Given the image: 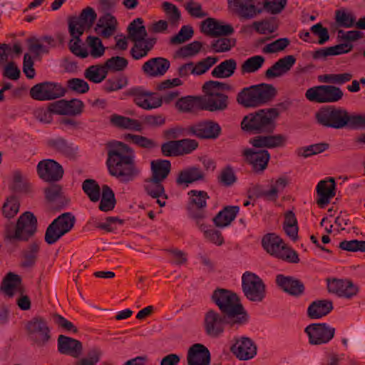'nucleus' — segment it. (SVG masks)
<instances>
[{"mask_svg": "<svg viewBox=\"0 0 365 365\" xmlns=\"http://www.w3.org/2000/svg\"><path fill=\"white\" fill-rule=\"evenodd\" d=\"M287 141V137L283 134L257 135L249 140L253 148L245 149L242 155L254 173L262 174L270 159V154L266 149L284 147Z\"/></svg>", "mask_w": 365, "mask_h": 365, "instance_id": "1", "label": "nucleus"}, {"mask_svg": "<svg viewBox=\"0 0 365 365\" xmlns=\"http://www.w3.org/2000/svg\"><path fill=\"white\" fill-rule=\"evenodd\" d=\"M106 165L110 175L120 182L133 180L135 176L133 149L122 142L111 143L108 150Z\"/></svg>", "mask_w": 365, "mask_h": 365, "instance_id": "2", "label": "nucleus"}, {"mask_svg": "<svg viewBox=\"0 0 365 365\" xmlns=\"http://www.w3.org/2000/svg\"><path fill=\"white\" fill-rule=\"evenodd\" d=\"M315 119L319 125L327 128L358 130L365 128V115L350 113L346 109L334 106L321 108L315 113Z\"/></svg>", "mask_w": 365, "mask_h": 365, "instance_id": "3", "label": "nucleus"}, {"mask_svg": "<svg viewBox=\"0 0 365 365\" xmlns=\"http://www.w3.org/2000/svg\"><path fill=\"white\" fill-rule=\"evenodd\" d=\"M212 300L222 314L235 320L232 324H237V327L248 322L249 315L235 293L225 289H217L212 293Z\"/></svg>", "mask_w": 365, "mask_h": 365, "instance_id": "4", "label": "nucleus"}, {"mask_svg": "<svg viewBox=\"0 0 365 365\" xmlns=\"http://www.w3.org/2000/svg\"><path fill=\"white\" fill-rule=\"evenodd\" d=\"M202 88L205 96L200 97V110L217 112L227 108L228 96L223 92L233 91L232 86L217 81H209L203 84Z\"/></svg>", "mask_w": 365, "mask_h": 365, "instance_id": "5", "label": "nucleus"}, {"mask_svg": "<svg viewBox=\"0 0 365 365\" xmlns=\"http://www.w3.org/2000/svg\"><path fill=\"white\" fill-rule=\"evenodd\" d=\"M277 94L276 88L268 83H259L242 88L236 101L243 108H256L272 101Z\"/></svg>", "mask_w": 365, "mask_h": 365, "instance_id": "6", "label": "nucleus"}, {"mask_svg": "<svg viewBox=\"0 0 365 365\" xmlns=\"http://www.w3.org/2000/svg\"><path fill=\"white\" fill-rule=\"evenodd\" d=\"M279 116L277 108L261 109L244 117L241 122L242 130L252 133L270 135L276 128V119Z\"/></svg>", "mask_w": 365, "mask_h": 365, "instance_id": "7", "label": "nucleus"}, {"mask_svg": "<svg viewBox=\"0 0 365 365\" xmlns=\"http://www.w3.org/2000/svg\"><path fill=\"white\" fill-rule=\"evenodd\" d=\"M262 245L267 252L278 259L289 263L299 262L297 252L287 247L283 240L274 233L265 235L262 240Z\"/></svg>", "mask_w": 365, "mask_h": 365, "instance_id": "8", "label": "nucleus"}, {"mask_svg": "<svg viewBox=\"0 0 365 365\" xmlns=\"http://www.w3.org/2000/svg\"><path fill=\"white\" fill-rule=\"evenodd\" d=\"M26 329L31 342L38 347L45 346L51 339L48 322L41 316H34L28 321Z\"/></svg>", "mask_w": 365, "mask_h": 365, "instance_id": "9", "label": "nucleus"}, {"mask_svg": "<svg viewBox=\"0 0 365 365\" xmlns=\"http://www.w3.org/2000/svg\"><path fill=\"white\" fill-rule=\"evenodd\" d=\"M76 217L71 212H64L54 219L47 227L44 235L45 242L51 245L58 242L74 227Z\"/></svg>", "mask_w": 365, "mask_h": 365, "instance_id": "10", "label": "nucleus"}, {"mask_svg": "<svg viewBox=\"0 0 365 365\" xmlns=\"http://www.w3.org/2000/svg\"><path fill=\"white\" fill-rule=\"evenodd\" d=\"M234 321L222 312L218 313L214 309H209L204 317L205 332L212 338H217L224 333L226 324H229L231 327H237V324H232Z\"/></svg>", "mask_w": 365, "mask_h": 365, "instance_id": "11", "label": "nucleus"}, {"mask_svg": "<svg viewBox=\"0 0 365 365\" xmlns=\"http://www.w3.org/2000/svg\"><path fill=\"white\" fill-rule=\"evenodd\" d=\"M242 289L245 296L251 302H260L265 297V284L257 274L246 272L242 277Z\"/></svg>", "mask_w": 365, "mask_h": 365, "instance_id": "12", "label": "nucleus"}, {"mask_svg": "<svg viewBox=\"0 0 365 365\" xmlns=\"http://www.w3.org/2000/svg\"><path fill=\"white\" fill-rule=\"evenodd\" d=\"M66 89L61 83L53 81H43L31 88L29 95L31 98L46 101L61 98L65 95Z\"/></svg>", "mask_w": 365, "mask_h": 365, "instance_id": "13", "label": "nucleus"}, {"mask_svg": "<svg viewBox=\"0 0 365 365\" xmlns=\"http://www.w3.org/2000/svg\"><path fill=\"white\" fill-rule=\"evenodd\" d=\"M343 95L342 91L339 87L330 85L310 88L305 93L308 100L319 103L337 102L342 98Z\"/></svg>", "mask_w": 365, "mask_h": 365, "instance_id": "14", "label": "nucleus"}, {"mask_svg": "<svg viewBox=\"0 0 365 365\" xmlns=\"http://www.w3.org/2000/svg\"><path fill=\"white\" fill-rule=\"evenodd\" d=\"M189 201L187 211L190 217L195 220L197 225L205 217L207 200L210 198L207 192L192 190L188 192Z\"/></svg>", "mask_w": 365, "mask_h": 365, "instance_id": "15", "label": "nucleus"}, {"mask_svg": "<svg viewBox=\"0 0 365 365\" xmlns=\"http://www.w3.org/2000/svg\"><path fill=\"white\" fill-rule=\"evenodd\" d=\"M228 7L235 15L242 20H250L262 12L255 5V0H227Z\"/></svg>", "mask_w": 365, "mask_h": 365, "instance_id": "16", "label": "nucleus"}, {"mask_svg": "<svg viewBox=\"0 0 365 365\" xmlns=\"http://www.w3.org/2000/svg\"><path fill=\"white\" fill-rule=\"evenodd\" d=\"M97 14L95 10L87 6L82 10L79 16H71L68 18L69 33H74V30L84 33L86 29H89L93 25Z\"/></svg>", "mask_w": 365, "mask_h": 365, "instance_id": "17", "label": "nucleus"}, {"mask_svg": "<svg viewBox=\"0 0 365 365\" xmlns=\"http://www.w3.org/2000/svg\"><path fill=\"white\" fill-rule=\"evenodd\" d=\"M309 336V342L313 345H319L329 342L334 336L335 329L327 324H312L305 328Z\"/></svg>", "mask_w": 365, "mask_h": 365, "instance_id": "18", "label": "nucleus"}, {"mask_svg": "<svg viewBox=\"0 0 365 365\" xmlns=\"http://www.w3.org/2000/svg\"><path fill=\"white\" fill-rule=\"evenodd\" d=\"M187 130L189 133L201 139H216L222 131L220 125L211 120L198 122L189 126Z\"/></svg>", "mask_w": 365, "mask_h": 365, "instance_id": "19", "label": "nucleus"}, {"mask_svg": "<svg viewBox=\"0 0 365 365\" xmlns=\"http://www.w3.org/2000/svg\"><path fill=\"white\" fill-rule=\"evenodd\" d=\"M235 343L231 346V352L240 360L247 361L257 354V345L249 337L241 336L234 339Z\"/></svg>", "mask_w": 365, "mask_h": 365, "instance_id": "20", "label": "nucleus"}, {"mask_svg": "<svg viewBox=\"0 0 365 365\" xmlns=\"http://www.w3.org/2000/svg\"><path fill=\"white\" fill-rule=\"evenodd\" d=\"M19 241L27 242L37 231V218L31 212H25L16 223Z\"/></svg>", "mask_w": 365, "mask_h": 365, "instance_id": "21", "label": "nucleus"}, {"mask_svg": "<svg viewBox=\"0 0 365 365\" xmlns=\"http://www.w3.org/2000/svg\"><path fill=\"white\" fill-rule=\"evenodd\" d=\"M37 173L40 178L46 182H56L63 175L62 166L54 160H43L37 165Z\"/></svg>", "mask_w": 365, "mask_h": 365, "instance_id": "22", "label": "nucleus"}, {"mask_svg": "<svg viewBox=\"0 0 365 365\" xmlns=\"http://www.w3.org/2000/svg\"><path fill=\"white\" fill-rule=\"evenodd\" d=\"M327 288L330 293L347 299L356 296L359 292V287L351 281L347 279H328Z\"/></svg>", "mask_w": 365, "mask_h": 365, "instance_id": "23", "label": "nucleus"}, {"mask_svg": "<svg viewBox=\"0 0 365 365\" xmlns=\"http://www.w3.org/2000/svg\"><path fill=\"white\" fill-rule=\"evenodd\" d=\"M201 31L210 36H227L234 33L230 24H223L213 18H207L201 24Z\"/></svg>", "mask_w": 365, "mask_h": 365, "instance_id": "24", "label": "nucleus"}, {"mask_svg": "<svg viewBox=\"0 0 365 365\" xmlns=\"http://www.w3.org/2000/svg\"><path fill=\"white\" fill-rule=\"evenodd\" d=\"M58 351L64 355L78 359L82 355L83 344L76 339L61 334L57 339Z\"/></svg>", "mask_w": 365, "mask_h": 365, "instance_id": "25", "label": "nucleus"}, {"mask_svg": "<svg viewBox=\"0 0 365 365\" xmlns=\"http://www.w3.org/2000/svg\"><path fill=\"white\" fill-rule=\"evenodd\" d=\"M296 63V58L293 55L285 56L276 61L264 73L267 79L281 77L287 73Z\"/></svg>", "mask_w": 365, "mask_h": 365, "instance_id": "26", "label": "nucleus"}, {"mask_svg": "<svg viewBox=\"0 0 365 365\" xmlns=\"http://www.w3.org/2000/svg\"><path fill=\"white\" fill-rule=\"evenodd\" d=\"M187 362L188 365H210V351L203 344H195L188 349Z\"/></svg>", "mask_w": 365, "mask_h": 365, "instance_id": "27", "label": "nucleus"}, {"mask_svg": "<svg viewBox=\"0 0 365 365\" xmlns=\"http://www.w3.org/2000/svg\"><path fill=\"white\" fill-rule=\"evenodd\" d=\"M205 180V173L197 166H189L179 171L176 178V184L179 186L185 185L187 187L198 181Z\"/></svg>", "mask_w": 365, "mask_h": 365, "instance_id": "28", "label": "nucleus"}, {"mask_svg": "<svg viewBox=\"0 0 365 365\" xmlns=\"http://www.w3.org/2000/svg\"><path fill=\"white\" fill-rule=\"evenodd\" d=\"M335 187L336 184L333 178L321 180L318 182L317 185V194L318 196L317 204L320 207H324L325 205L329 203L330 200L335 196Z\"/></svg>", "mask_w": 365, "mask_h": 365, "instance_id": "29", "label": "nucleus"}, {"mask_svg": "<svg viewBox=\"0 0 365 365\" xmlns=\"http://www.w3.org/2000/svg\"><path fill=\"white\" fill-rule=\"evenodd\" d=\"M41 250V242L38 240L30 242L21 252L20 267L24 269L33 268L38 259Z\"/></svg>", "mask_w": 365, "mask_h": 365, "instance_id": "30", "label": "nucleus"}, {"mask_svg": "<svg viewBox=\"0 0 365 365\" xmlns=\"http://www.w3.org/2000/svg\"><path fill=\"white\" fill-rule=\"evenodd\" d=\"M276 283L284 292L294 297H299L304 292L303 282L292 277L278 274L276 277Z\"/></svg>", "mask_w": 365, "mask_h": 365, "instance_id": "31", "label": "nucleus"}, {"mask_svg": "<svg viewBox=\"0 0 365 365\" xmlns=\"http://www.w3.org/2000/svg\"><path fill=\"white\" fill-rule=\"evenodd\" d=\"M170 66V61L167 58L157 57L145 62L142 69L146 75L151 77H158L163 76L169 69Z\"/></svg>", "mask_w": 365, "mask_h": 365, "instance_id": "32", "label": "nucleus"}, {"mask_svg": "<svg viewBox=\"0 0 365 365\" xmlns=\"http://www.w3.org/2000/svg\"><path fill=\"white\" fill-rule=\"evenodd\" d=\"M117 21L110 14L101 16L95 27V31L103 38L111 36L116 29Z\"/></svg>", "mask_w": 365, "mask_h": 365, "instance_id": "33", "label": "nucleus"}, {"mask_svg": "<svg viewBox=\"0 0 365 365\" xmlns=\"http://www.w3.org/2000/svg\"><path fill=\"white\" fill-rule=\"evenodd\" d=\"M151 178L163 182L171 171V163L168 160L158 159L150 163Z\"/></svg>", "mask_w": 365, "mask_h": 365, "instance_id": "34", "label": "nucleus"}, {"mask_svg": "<svg viewBox=\"0 0 365 365\" xmlns=\"http://www.w3.org/2000/svg\"><path fill=\"white\" fill-rule=\"evenodd\" d=\"M332 309L331 301L328 299L317 300L309 306L307 314L311 319H319L327 315Z\"/></svg>", "mask_w": 365, "mask_h": 365, "instance_id": "35", "label": "nucleus"}, {"mask_svg": "<svg viewBox=\"0 0 365 365\" xmlns=\"http://www.w3.org/2000/svg\"><path fill=\"white\" fill-rule=\"evenodd\" d=\"M46 144L51 149L68 157H72L76 153V149L73 145L62 137L48 139Z\"/></svg>", "mask_w": 365, "mask_h": 365, "instance_id": "36", "label": "nucleus"}, {"mask_svg": "<svg viewBox=\"0 0 365 365\" xmlns=\"http://www.w3.org/2000/svg\"><path fill=\"white\" fill-rule=\"evenodd\" d=\"M239 210L238 206H226L213 218L215 226L225 227L229 225L235 220Z\"/></svg>", "mask_w": 365, "mask_h": 365, "instance_id": "37", "label": "nucleus"}, {"mask_svg": "<svg viewBox=\"0 0 365 365\" xmlns=\"http://www.w3.org/2000/svg\"><path fill=\"white\" fill-rule=\"evenodd\" d=\"M237 69V62L233 58L225 60L212 71V76L217 78H230Z\"/></svg>", "mask_w": 365, "mask_h": 365, "instance_id": "38", "label": "nucleus"}, {"mask_svg": "<svg viewBox=\"0 0 365 365\" xmlns=\"http://www.w3.org/2000/svg\"><path fill=\"white\" fill-rule=\"evenodd\" d=\"M108 71L104 64L92 65L84 71V76L88 81L99 83L106 79Z\"/></svg>", "mask_w": 365, "mask_h": 365, "instance_id": "39", "label": "nucleus"}, {"mask_svg": "<svg viewBox=\"0 0 365 365\" xmlns=\"http://www.w3.org/2000/svg\"><path fill=\"white\" fill-rule=\"evenodd\" d=\"M200 97L187 96L179 98L175 103L177 109L182 113H189L200 110Z\"/></svg>", "mask_w": 365, "mask_h": 365, "instance_id": "40", "label": "nucleus"}, {"mask_svg": "<svg viewBox=\"0 0 365 365\" xmlns=\"http://www.w3.org/2000/svg\"><path fill=\"white\" fill-rule=\"evenodd\" d=\"M21 283V278L18 274L9 272L3 279L0 286V291L4 292L7 296L11 297L14 294V289Z\"/></svg>", "mask_w": 365, "mask_h": 365, "instance_id": "41", "label": "nucleus"}, {"mask_svg": "<svg viewBox=\"0 0 365 365\" xmlns=\"http://www.w3.org/2000/svg\"><path fill=\"white\" fill-rule=\"evenodd\" d=\"M162 182H163L160 180H154L151 177L146 179L143 185L146 193L153 198H159L164 196V198L167 199L165 188Z\"/></svg>", "mask_w": 365, "mask_h": 365, "instance_id": "42", "label": "nucleus"}, {"mask_svg": "<svg viewBox=\"0 0 365 365\" xmlns=\"http://www.w3.org/2000/svg\"><path fill=\"white\" fill-rule=\"evenodd\" d=\"M283 229L286 234L294 241L298 239L297 220L294 213L289 210L284 215Z\"/></svg>", "mask_w": 365, "mask_h": 365, "instance_id": "43", "label": "nucleus"}, {"mask_svg": "<svg viewBox=\"0 0 365 365\" xmlns=\"http://www.w3.org/2000/svg\"><path fill=\"white\" fill-rule=\"evenodd\" d=\"M288 181L287 178L281 177L275 180L274 183L271 185L269 190L262 192V196L267 200L276 201L278 198V193L281 192L287 185Z\"/></svg>", "mask_w": 365, "mask_h": 365, "instance_id": "44", "label": "nucleus"}, {"mask_svg": "<svg viewBox=\"0 0 365 365\" xmlns=\"http://www.w3.org/2000/svg\"><path fill=\"white\" fill-rule=\"evenodd\" d=\"M73 39H71L69 42L70 51L76 56L85 58L88 56L87 50L81 46V36L83 34L81 31L74 30V33H69Z\"/></svg>", "mask_w": 365, "mask_h": 365, "instance_id": "45", "label": "nucleus"}, {"mask_svg": "<svg viewBox=\"0 0 365 365\" xmlns=\"http://www.w3.org/2000/svg\"><path fill=\"white\" fill-rule=\"evenodd\" d=\"M265 58L262 56H254L245 60L241 65V72L245 73H252L262 68Z\"/></svg>", "mask_w": 365, "mask_h": 365, "instance_id": "46", "label": "nucleus"}, {"mask_svg": "<svg viewBox=\"0 0 365 365\" xmlns=\"http://www.w3.org/2000/svg\"><path fill=\"white\" fill-rule=\"evenodd\" d=\"M162 106V99L150 93H144L138 91V107L150 110L157 108Z\"/></svg>", "mask_w": 365, "mask_h": 365, "instance_id": "47", "label": "nucleus"}, {"mask_svg": "<svg viewBox=\"0 0 365 365\" xmlns=\"http://www.w3.org/2000/svg\"><path fill=\"white\" fill-rule=\"evenodd\" d=\"M82 189L91 201L98 202L99 200L101 197V188L95 180H85L82 184Z\"/></svg>", "mask_w": 365, "mask_h": 365, "instance_id": "48", "label": "nucleus"}, {"mask_svg": "<svg viewBox=\"0 0 365 365\" xmlns=\"http://www.w3.org/2000/svg\"><path fill=\"white\" fill-rule=\"evenodd\" d=\"M162 9L169 23L173 26H177L181 17V14L178 8L170 2L164 1L162 4Z\"/></svg>", "mask_w": 365, "mask_h": 365, "instance_id": "49", "label": "nucleus"}, {"mask_svg": "<svg viewBox=\"0 0 365 365\" xmlns=\"http://www.w3.org/2000/svg\"><path fill=\"white\" fill-rule=\"evenodd\" d=\"M237 178L233 168L228 165L223 168L217 176V182L222 186L230 187L237 182Z\"/></svg>", "mask_w": 365, "mask_h": 365, "instance_id": "50", "label": "nucleus"}, {"mask_svg": "<svg viewBox=\"0 0 365 365\" xmlns=\"http://www.w3.org/2000/svg\"><path fill=\"white\" fill-rule=\"evenodd\" d=\"M110 122L118 128L137 130V120L128 117L113 114L110 117Z\"/></svg>", "mask_w": 365, "mask_h": 365, "instance_id": "51", "label": "nucleus"}, {"mask_svg": "<svg viewBox=\"0 0 365 365\" xmlns=\"http://www.w3.org/2000/svg\"><path fill=\"white\" fill-rule=\"evenodd\" d=\"M235 45V38L222 37L212 41L210 44V48L215 53H224L229 51Z\"/></svg>", "mask_w": 365, "mask_h": 365, "instance_id": "52", "label": "nucleus"}, {"mask_svg": "<svg viewBox=\"0 0 365 365\" xmlns=\"http://www.w3.org/2000/svg\"><path fill=\"white\" fill-rule=\"evenodd\" d=\"M86 42L91 48L90 55L93 58H98L103 56L106 48L98 37L89 36L87 37Z\"/></svg>", "mask_w": 365, "mask_h": 365, "instance_id": "53", "label": "nucleus"}, {"mask_svg": "<svg viewBox=\"0 0 365 365\" xmlns=\"http://www.w3.org/2000/svg\"><path fill=\"white\" fill-rule=\"evenodd\" d=\"M352 74L349 73H331V74H324L319 76V80L321 82L329 83H334V84H344L346 82H349L352 78Z\"/></svg>", "mask_w": 365, "mask_h": 365, "instance_id": "54", "label": "nucleus"}, {"mask_svg": "<svg viewBox=\"0 0 365 365\" xmlns=\"http://www.w3.org/2000/svg\"><path fill=\"white\" fill-rule=\"evenodd\" d=\"M336 22L342 27L351 28L355 25L356 17L351 12L344 10H336L335 12Z\"/></svg>", "mask_w": 365, "mask_h": 365, "instance_id": "55", "label": "nucleus"}, {"mask_svg": "<svg viewBox=\"0 0 365 365\" xmlns=\"http://www.w3.org/2000/svg\"><path fill=\"white\" fill-rule=\"evenodd\" d=\"M11 188L16 192H25L29 190V184L24 178L20 170L14 171L13 182Z\"/></svg>", "mask_w": 365, "mask_h": 365, "instance_id": "56", "label": "nucleus"}, {"mask_svg": "<svg viewBox=\"0 0 365 365\" xmlns=\"http://www.w3.org/2000/svg\"><path fill=\"white\" fill-rule=\"evenodd\" d=\"M218 61L217 57L208 56L197 63H193V75L200 76L206 73Z\"/></svg>", "mask_w": 365, "mask_h": 365, "instance_id": "57", "label": "nucleus"}, {"mask_svg": "<svg viewBox=\"0 0 365 365\" xmlns=\"http://www.w3.org/2000/svg\"><path fill=\"white\" fill-rule=\"evenodd\" d=\"M19 210V202L14 197L6 200L2 206V214L4 217L11 219L14 217Z\"/></svg>", "mask_w": 365, "mask_h": 365, "instance_id": "58", "label": "nucleus"}, {"mask_svg": "<svg viewBox=\"0 0 365 365\" xmlns=\"http://www.w3.org/2000/svg\"><path fill=\"white\" fill-rule=\"evenodd\" d=\"M27 42L28 49L34 58H41L42 53L49 52V48L41 43L39 40L35 37L28 38Z\"/></svg>", "mask_w": 365, "mask_h": 365, "instance_id": "59", "label": "nucleus"}, {"mask_svg": "<svg viewBox=\"0 0 365 365\" xmlns=\"http://www.w3.org/2000/svg\"><path fill=\"white\" fill-rule=\"evenodd\" d=\"M197 225L204 232L205 237L207 240L217 245H222L223 244L224 238L220 231L215 229H207V226L201 222L200 225Z\"/></svg>", "mask_w": 365, "mask_h": 365, "instance_id": "60", "label": "nucleus"}, {"mask_svg": "<svg viewBox=\"0 0 365 365\" xmlns=\"http://www.w3.org/2000/svg\"><path fill=\"white\" fill-rule=\"evenodd\" d=\"M107 71H121L128 66V61L124 57L113 56L104 63Z\"/></svg>", "mask_w": 365, "mask_h": 365, "instance_id": "61", "label": "nucleus"}, {"mask_svg": "<svg viewBox=\"0 0 365 365\" xmlns=\"http://www.w3.org/2000/svg\"><path fill=\"white\" fill-rule=\"evenodd\" d=\"M329 148V144L325 143L313 144L307 147L301 148L298 150L297 154L299 156L308 158L313 155H317L322 153Z\"/></svg>", "mask_w": 365, "mask_h": 365, "instance_id": "62", "label": "nucleus"}, {"mask_svg": "<svg viewBox=\"0 0 365 365\" xmlns=\"http://www.w3.org/2000/svg\"><path fill=\"white\" fill-rule=\"evenodd\" d=\"M287 0H264L262 10L272 14H279L286 6Z\"/></svg>", "mask_w": 365, "mask_h": 365, "instance_id": "63", "label": "nucleus"}, {"mask_svg": "<svg viewBox=\"0 0 365 365\" xmlns=\"http://www.w3.org/2000/svg\"><path fill=\"white\" fill-rule=\"evenodd\" d=\"M339 247L348 252H365V241L363 240H343L339 243Z\"/></svg>", "mask_w": 365, "mask_h": 365, "instance_id": "64", "label": "nucleus"}]
</instances>
